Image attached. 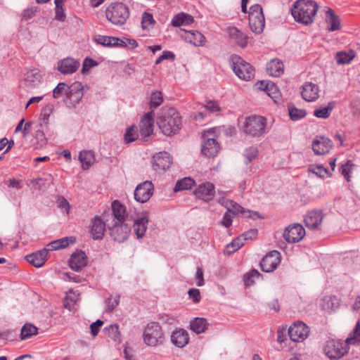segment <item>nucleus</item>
<instances>
[{
  "label": "nucleus",
  "instance_id": "obj_1",
  "mask_svg": "<svg viewBox=\"0 0 360 360\" xmlns=\"http://www.w3.org/2000/svg\"><path fill=\"white\" fill-rule=\"evenodd\" d=\"M359 342H360V321L356 323L352 334H350L345 342L339 340H328L324 346V352L330 359H338L348 352V345Z\"/></svg>",
  "mask_w": 360,
  "mask_h": 360
},
{
  "label": "nucleus",
  "instance_id": "obj_2",
  "mask_svg": "<svg viewBox=\"0 0 360 360\" xmlns=\"http://www.w3.org/2000/svg\"><path fill=\"white\" fill-rule=\"evenodd\" d=\"M161 131L166 136H172L179 132L181 127V117L175 108H162L157 120Z\"/></svg>",
  "mask_w": 360,
  "mask_h": 360
},
{
  "label": "nucleus",
  "instance_id": "obj_3",
  "mask_svg": "<svg viewBox=\"0 0 360 360\" xmlns=\"http://www.w3.org/2000/svg\"><path fill=\"white\" fill-rule=\"evenodd\" d=\"M318 5L311 0H297L291 8V13L295 20L304 25H309L313 22Z\"/></svg>",
  "mask_w": 360,
  "mask_h": 360
},
{
  "label": "nucleus",
  "instance_id": "obj_4",
  "mask_svg": "<svg viewBox=\"0 0 360 360\" xmlns=\"http://www.w3.org/2000/svg\"><path fill=\"white\" fill-rule=\"evenodd\" d=\"M267 120L264 117L251 115L245 119L243 132L251 137H260L266 133Z\"/></svg>",
  "mask_w": 360,
  "mask_h": 360
},
{
  "label": "nucleus",
  "instance_id": "obj_5",
  "mask_svg": "<svg viewBox=\"0 0 360 360\" xmlns=\"http://www.w3.org/2000/svg\"><path fill=\"white\" fill-rule=\"evenodd\" d=\"M106 18L115 25H123L129 16V8L121 2L111 4L105 12Z\"/></svg>",
  "mask_w": 360,
  "mask_h": 360
},
{
  "label": "nucleus",
  "instance_id": "obj_6",
  "mask_svg": "<svg viewBox=\"0 0 360 360\" xmlns=\"http://www.w3.org/2000/svg\"><path fill=\"white\" fill-rule=\"evenodd\" d=\"M143 341L150 347H155L162 344L164 334L161 326L157 322H150L147 324L143 330Z\"/></svg>",
  "mask_w": 360,
  "mask_h": 360
},
{
  "label": "nucleus",
  "instance_id": "obj_7",
  "mask_svg": "<svg viewBox=\"0 0 360 360\" xmlns=\"http://www.w3.org/2000/svg\"><path fill=\"white\" fill-rule=\"evenodd\" d=\"M232 68L235 74L241 79L249 81L255 76L253 67L238 55L231 57Z\"/></svg>",
  "mask_w": 360,
  "mask_h": 360
},
{
  "label": "nucleus",
  "instance_id": "obj_8",
  "mask_svg": "<svg viewBox=\"0 0 360 360\" xmlns=\"http://www.w3.org/2000/svg\"><path fill=\"white\" fill-rule=\"evenodd\" d=\"M249 25L252 31L256 34L263 32L265 19L262 8L259 4H255L250 8Z\"/></svg>",
  "mask_w": 360,
  "mask_h": 360
},
{
  "label": "nucleus",
  "instance_id": "obj_9",
  "mask_svg": "<svg viewBox=\"0 0 360 360\" xmlns=\"http://www.w3.org/2000/svg\"><path fill=\"white\" fill-rule=\"evenodd\" d=\"M107 227L110 231V235L112 238L118 243L125 241L131 232V225L126 222L110 223V219L107 220Z\"/></svg>",
  "mask_w": 360,
  "mask_h": 360
},
{
  "label": "nucleus",
  "instance_id": "obj_10",
  "mask_svg": "<svg viewBox=\"0 0 360 360\" xmlns=\"http://www.w3.org/2000/svg\"><path fill=\"white\" fill-rule=\"evenodd\" d=\"M89 89L87 85H83L79 82H75L70 85L67 100H65L68 108H75L82 100L84 91Z\"/></svg>",
  "mask_w": 360,
  "mask_h": 360
},
{
  "label": "nucleus",
  "instance_id": "obj_11",
  "mask_svg": "<svg viewBox=\"0 0 360 360\" xmlns=\"http://www.w3.org/2000/svg\"><path fill=\"white\" fill-rule=\"evenodd\" d=\"M283 238L290 243L300 242L305 236V230L300 224H294L288 226L283 232Z\"/></svg>",
  "mask_w": 360,
  "mask_h": 360
},
{
  "label": "nucleus",
  "instance_id": "obj_12",
  "mask_svg": "<svg viewBox=\"0 0 360 360\" xmlns=\"http://www.w3.org/2000/svg\"><path fill=\"white\" fill-rule=\"evenodd\" d=\"M126 210L118 200H115L112 203V212L104 215V219L107 221L110 219V223H122L126 222Z\"/></svg>",
  "mask_w": 360,
  "mask_h": 360
},
{
  "label": "nucleus",
  "instance_id": "obj_13",
  "mask_svg": "<svg viewBox=\"0 0 360 360\" xmlns=\"http://www.w3.org/2000/svg\"><path fill=\"white\" fill-rule=\"evenodd\" d=\"M281 262V254L277 250H273L266 254L260 262L261 269L264 272L274 271Z\"/></svg>",
  "mask_w": 360,
  "mask_h": 360
},
{
  "label": "nucleus",
  "instance_id": "obj_14",
  "mask_svg": "<svg viewBox=\"0 0 360 360\" xmlns=\"http://www.w3.org/2000/svg\"><path fill=\"white\" fill-rule=\"evenodd\" d=\"M154 186L150 181L139 184L134 191V198L139 202H147L153 195Z\"/></svg>",
  "mask_w": 360,
  "mask_h": 360
},
{
  "label": "nucleus",
  "instance_id": "obj_15",
  "mask_svg": "<svg viewBox=\"0 0 360 360\" xmlns=\"http://www.w3.org/2000/svg\"><path fill=\"white\" fill-rule=\"evenodd\" d=\"M309 333L308 326L301 321L295 322L288 329V335L293 342H301L304 340Z\"/></svg>",
  "mask_w": 360,
  "mask_h": 360
},
{
  "label": "nucleus",
  "instance_id": "obj_16",
  "mask_svg": "<svg viewBox=\"0 0 360 360\" xmlns=\"http://www.w3.org/2000/svg\"><path fill=\"white\" fill-rule=\"evenodd\" d=\"M194 194L198 199L208 202L215 195L214 185L209 181L202 183L195 188Z\"/></svg>",
  "mask_w": 360,
  "mask_h": 360
},
{
  "label": "nucleus",
  "instance_id": "obj_17",
  "mask_svg": "<svg viewBox=\"0 0 360 360\" xmlns=\"http://www.w3.org/2000/svg\"><path fill=\"white\" fill-rule=\"evenodd\" d=\"M68 263L72 270L79 271L87 265V257L84 251L77 250L72 254Z\"/></svg>",
  "mask_w": 360,
  "mask_h": 360
},
{
  "label": "nucleus",
  "instance_id": "obj_18",
  "mask_svg": "<svg viewBox=\"0 0 360 360\" xmlns=\"http://www.w3.org/2000/svg\"><path fill=\"white\" fill-rule=\"evenodd\" d=\"M107 226L106 221L96 217L91 220L90 233L94 240H101L103 238L105 227Z\"/></svg>",
  "mask_w": 360,
  "mask_h": 360
},
{
  "label": "nucleus",
  "instance_id": "obj_19",
  "mask_svg": "<svg viewBox=\"0 0 360 360\" xmlns=\"http://www.w3.org/2000/svg\"><path fill=\"white\" fill-rule=\"evenodd\" d=\"M172 158L167 152H160L153 156V169L156 171L165 170L169 168Z\"/></svg>",
  "mask_w": 360,
  "mask_h": 360
},
{
  "label": "nucleus",
  "instance_id": "obj_20",
  "mask_svg": "<svg viewBox=\"0 0 360 360\" xmlns=\"http://www.w3.org/2000/svg\"><path fill=\"white\" fill-rule=\"evenodd\" d=\"M323 218L321 210H311L307 212L304 219L305 226L312 230L318 229Z\"/></svg>",
  "mask_w": 360,
  "mask_h": 360
},
{
  "label": "nucleus",
  "instance_id": "obj_21",
  "mask_svg": "<svg viewBox=\"0 0 360 360\" xmlns=\"http://www.w3.org/2000/svg\"><path fill=\"white\" fill-rule=\"evenodd\" d=\"M154 112L151 110L145 114L140 122V133L144 138L148 137L153 132Z\"/></svg>",
  "mask_w": 360,
  "mask_h": 360
},
{
  "label": "nucleus",
  "instance_id": "obj_22",
  "mask_svg": "<svg viewBox=\"0 0 360 360\" xmlns=\"http://www.w3.org/2000/svg\"><path fill=\"white\" fill-rule=\"evenodd\" d=\"M79 63L72 58H66L58 63V70L62 74H72L77 71Z\"/></svg>",
  "mask_w": 360,
  "mask_h": 360
},
{
  "label": "nucleus",
  "instance_id": "obj_23",
  "mask_svg": "<svg viewBox=\"0 0 360 360\" xmlns=\"http://www.w3.org/2000/svg\"><path fill=\"white\" fill-rule=\"evenodd\" d=\"M219 149V144L215 139H207L202 146L201 153L204 156L211 158L217 155Z\"/></svg>",
  "mask_w": 360,
  "mask_h": 360
},
{
  "label": "nucleus",
  "instance_id": "obj_24",
  "mask_svg": "<svg viewBox=\"0 0 360 360\" xmlns=\"http://www.w3.org/2000/svg\"><path fill=\"white\" fill-rule=\"evenodd\" d=\"M48 250L44 248L26 256V261L35 267H41L47 259Z\"/></svg>",
  "mask_w": 360,
  "mask_h": 360
},
{
  "label": "nucleus",
  "instance_id": "obj_25",
  "mask_svg": "<svg viewBox=\"0 0 360 360\" xmlns=\"http://www.w3.org/2000/svg\"><path fill=\"white\" fill-rule=\"evenodd\" d=\"M171 342L176 347L183 348L189 342V335L183 328L176 329L171 335Z\"/></svg>",
  "mask_w": 360,
  "mask_h": 360
},
{
  "label": "nucleus",
  "instance_id": "obj_26",
  "mask_svg": "<svg viewBox=\"0 0 360 360\" xmlns=\"http://www.w3.org/2000/svg\"><path fill=\"white\" fill-rule=\"evenodd\" d=\"M332 147V141L323 136L315 139L312 143V149L315 154L321 155L329 152Z\"/></svg>",
  "mask_w": 360,
  "mask_h": 360
},
{
  "label": "nucleus",
  "instance_id": "obj_27",
  "mask_svg": "<svg viewBox=\"0 0 360 360\" xmlns=\"http://www.w3.org/2000/svg\"><path fill=\"white\" fill-rule=\"evenodd\" d=\"M319 88L311 82L306 83L302 86V98L308 102L316 101L319 98Z\"/></svg>",
  "mask_w": 360,
  "mask_h": 360
},
{
  "label": "nucleus",
  "instance_id": "obj_28",
  "mask_svg": "<svg viewBox=\"0 0 360 360\" xmlns=\"http://www.w3.org/2000/svg\"><path fill=\"white\" fill-rule=\"evenodd\" d=\"M76 241V238L74 236L64 237L49 243L47 245L48 252L49 250H57L62 248H67L70 244H73Z\"/></svg>",
  "mask_w": 360,
  "mask_h": 360
},
{
  "label": "nucleus",
  "instance_id": "obj_29",
  "mask_svg": "<svg viewBox=\"0 0 360 360\" xmlns=\"http://www.w3.org/2000/svg\"><path fill=\"white\" fill-rule=\"evenodd\" d=\"M229 37L234 40L236 43L241 46L245 47L248 44V37L235 27H229L227 30Z\"/></svg>",
  "mask_w": 360,
  "mask_h": 360
},
{
  "label": "nucleus",
  "instance_id": "obj_30",
  "mask_svg": "<svg viewBox=\"0 0 360 360\" xmlns=\"http://www.w3.org/2000/svg\"><path fill=\"white\" fill-rule=\"evenodd\" d=\"M340 306L339 299L334 295H326L321 300V309L326 311H331L338 309Z\"/></svg>",
  "mask_w": 360,
  "mask_h": 360
},
{
  "label": "nucleus",
  "instance_id": "obj_31",
  "mask_svg": "<svg viewBox=\"0 0 360 360\" xmlns=\"http://www.w3.org/2000/svg\"><path fill=\"white\" fill-rule=\"evenodd\" d=\"M148 219L146 217L138 218L134 221V231L137 238H142L147 230Z\"/></svg>",
  "mask_w": 360,
  "mask_h": 360
},
{
  "label": "nucleus",
  "instance_id": "obj_32",
  "mask_svg": "<svg viewBox=\"0 0 360 360\" xmlns=\"http://www.w3.org/2000/svg\"><path fill=\"white\" fill-rule=\"evenodd\" d=\"M268 74L273 77H279L283 72V64L278 59H273L266 64Z\"/></svg>",
  "mask_w": 360,
  "mask_h": 360
},
{
  "label": "nucleus",
  "instance_id": "obj_33",
  "mask_svg": "<svg viewBox=\"0 0 360 360\" xmlns=\"http://www.w3.org/2000/svg\"><path fill=\"white\" fill-rule=\"evenodd\" d=\"M79 159L82 163V169L84 170L89 169L95 162L94 153L91 150L81 151Z\"/></svg>",
  "mask_w": 360,
  "mask_h": 360
},
{
  "label": "nucleus",
  "instance_id": "obj_34",
  "mask_svg": "<svg viewBox=\"0 0 360 360\" xmlns=\"http://www.w3.org/2000/svg\"><path fill=\"white\" fill-rule=\"evenodd\" d=\"M209 326L207 320L205 318L196 317L190 323L191 329L197 334L204 333Z\"/></svg>",
  "mask_w": 360,
  "mask_h": 360
},
{
  "label": "nucleus",
  "instance_id": "obj_35",
  "mask_svg": "<svg viewBox=\"0 0 360 360\" xmlns=\"http://www.w3.org/2000/svg\"><path fill=\"white\" fill-rule=\"evenodd\" d=\"M194 21L193 16L185 13H180L174 15L172 20L171 25L173 27L181 25H188Z\"/></svg>",
  "mask_w": 360,
  "mask_h": 360
},
{
  "label": "nucleus",
  "instance_id": "obj_36",
  "mask_svg": "<svg viewBox=\"0 0 360 360\" xmlns=\"http://www.w3.org/2000/svg\"><path fill=\"white\" fill-rule=\"evenodd\" d=\"M326 22L328 24V30L330 31H335L340 30V18L330 8H328L326 13Z\"/></svg>",
  "mask_w": 360,
  "mask_h": 360
},
{
  "label": "nucleus",
  "instance_id": "obj_37",
  "mask_svg": "<svg viewBox=\"0 0 360 360\" xmlns=\"http://www.w3.org/2000/svg\"><path fill=\"white\" fill-rule=\"evenodd\" d=\"M70 85L68 86L65 82H60L53 91V96L54 98H59L63 96H65L67 100L68 92L70 91Z\"/></svg>",
  "mask_w": 360,
  "mask_h": 360
},
{
  "label": "nucleus",
  "instance_id": "obj_38",
  "mask_svg": "<svg viewBox=\"0 0 360 360\" xmlns=\"http://www.w3.org/2000/svg\"><path fill=\"white\" fill-rule=\"evenodd\" d=\"M38 333V328L34 325L27 323H25L20 331V339L25 340L35 335Z\"/></svg>",
  "mask_w": 360,
  "mask_h": 360
},
{
  "label": "nucleus",
  "instance_id": "obj_39",
  "mask_svg": "<svg viewBox=\"0 0 360 360\" xmlns=\"http://www.w3.org/2000/svg\"><path fill=\"white\" fill-rule=\"evenodd\" d=\"M186 39L195 46H203L205 41V37L198 31L190 32L186 37Z\"/></svg>",
  "mask_w": 360,
  "mask_h": 360
},
{
  "label": "nucleus",
  "instance_id": "obj_40",
  "mask_svg": "<svg viewBox=\"0 0 360 360\" xmlns=\"http://www.w3.org/2000/svg\"><path fill=\"white\" fill-rule=\"evenodd\" d=\"M288 114L290 119L293 121L299 120L304 118L307 115V112L304 109H299L295 107L292 104H289L288 106Z\"/></svg>",
  "mask_w": 360,
  "mask_h": 360
},
{
  "label": "nucleus",
  "instance_id": "obj_41",
  "mask_svg": "<svg viewBox=\"0 0 360 360\" xmlns=\"http://www.w3.org/2000/svg\"><path fill=\"white\" fill-rule=\"evenodd\" d=\"M195 184V181L190 177H185L177 181L174 188V192H178L191 188Z\"/></svg>",
  "mask_w": 360,
  "mask_h": 360
},
{
  "label": "nucleus",
  "instance_id": "obj_42",
  "mask_svg": "<svg viewBox=\"0 0 360 360\" xmlns=\"http://www.w3.org/2000/svg\"><path fill=\"white\" fill-rule=\"evenodd\" d=\"M105 333L114 342H120V332L117 324L110 325L104 329Z\"/></svg>",
  "mask_w": 360,
  "mask_h": 360
},
{
  "label": "nucleus",
  "instance_id": "obj_43",
  "mask_svg": "<svg viewBox=\"0 0 360 360\" xmlns=\"http://www.w3.org/2000/svg\"><path fill=\"white\" fill-rule=\"evenodd\" d=\"M41 75L36 70L27 71L25 75V81L30 86H35L40 82Z\"/></svg>",
  "mask_w": 360,
  "mask_h": 360
},
{
  "label": "nucleus",
  "instance_id": "obj_44",
  "mask_svg": "<svg viewBox=\"0 0 360 360\" xmlns=\"http://www.w3.org/2000/svg\"><path fill=\"white\" fill-rule=\"evenodd\" d=\"M95 40L97 44H100L104 46L111 47L113 46V45H116L117 41H120V39L114 37L99 35Z\"/></svg>",
  "mask_w": 360,
  "mask_h": 360
},
{
  "label": "nucleus",
  "instance_id": "obj_45",
  "mask_svg": "<svg viewBox=\"0 0 360 360\" xmlns=\"http://www.w3.org/2000/svg\"><path fill=\"white\" fill-rule=\"evenodd\" d=\"M354 56L355 55L354 51L350 50L349 52H338L336 53L335 59L338 64H347L349 63Z\"/></svg>",
  "mask_w": 360,
  "mask_h": 360
},
{
  "label": "nucleus",
  "instance_id": "obj_46",
  "mask_svg": "<svg viewBox=\"0 0 360 360\" xmlns=\"http://www.w3.org/2000/svg\"><path fill=\"white\" fill-rule=\"evenodd\" d=\"M225 207L227 209L226 212L232 213L233 214H237L238 213H246V211L243 207L231 200L226 202Z\"/></svg>",
  "mask_w": 360,
  "mask_h": 360
},
{
  "label": "nucleus",
  "instance_id": "obj_47",
  "mask_svg": "<svg viewBox=\"0 0 360 360\" xmlns=\"http://www.w3.org/2000/svg\"><path fill=\"white\" fill-rule=\"evenodd\" d=\"M265 87L266 94L272 99L276 100L280 98V91L275 83L268 82Z\"/></svg>",
  "mask_w": 360,
  "mask_h": 360
},
{
  "label": "nucleus",
  "instance_id": "obj_48",
  "mask_svg": "<svg viewBox=\"0 0 360 360\" xmlns=\"http://www.w3.org/2000/svg\"><path fill=\"white\" fill-rule=\"evenodd\" d=\"M139 137L138 129L135 125H131L126 129L124 141L127 143L136 141Z\"/></svg>",
  "mask_w": 360,
  "mask_h": 360
},
{
  "label": "nucleus",
  "instance_id": "obj_49",
  "mask_svg": "<svg viewBox=\"0 0 360 360\" xmlns=\"http://www.w3.org/2000/svg\"><path fill=\"white\" fill-rule=\"evenodd\" d=\"M155 21L152 14L144 12L141 18V25L143 30H150L154 26Z\"/></svg>",
  "mask_w": 360,
  "mask_h": 360
},
{
  "label": "nucleus",
  "instance_id": "obj_50",
  "mask_svg": "<svg viewBox=\"0 0 360 360\" xmlns=\"http://www.w3.org/2000/svg\"><path fill=\"white\" fill-rule=\"evenodd\" d=\"M77 300L78 295H76L72 290H70L69 293L67 294L63 302L65 308L71 310L75 304L77 302Z\"/></svg>",
  "mask_w": 360,
  "mask_h": 360
},
{
  "label": "nucleus",
  "instance_id": "obj_51",
  "mask_svg": "<svg viewBox=\"0 0 360 360\" xmlns=\"http://www.w3.org/2000/svg\"><path fill=\"white\" fill-rule=\"evenodd\" d=\"M333 105L329 103L327 107L316 109L314 112V115L319 118H328L333 110Z\"/></svg>",
  "mask_w": 360,
  "mask_h": 360
},
{
  "label": "nucleus",
  "instance_id": "obj_52",
  "mask_svg": "<svg viewBox=\"0 0 360 360\" xmlns=\"http://www.w3.org/2000/svg\"><path fill=\"white\" fill-rule=\"evenodd\" d=\"M162 94L160 91L153 92L150 96V108H156L162 103Z\"/></svg>",
  "mask_w": 360,
  "mask_h": 360
},
{
  "label": "nucleus",
  "instance_id": "obj_53",
  "mask_svg": "<svg viewBox=\"0 0 360 360\" xmlns=\"http://www.w3.org/2000/svg\"><path fill=\"white\" fill-rule=\"evenodd\" d=\"M261 274L258 271L253 269L250 271L248 274L244 276V284L246 287L252 285L255 281V278H259Z\"/></svg>",
  "mask_w": 360,
  "mask_h": 360
},
{
  "label": "nucleus",
  "instance_id": "obj_54",
  "mask_svg": "<svg viewBox=\"0 0 360 360\" xmlns=\"http://www.w3.org/2000/svg\"><path fill=\"white\" fill-rule=\"evenodd\" d=\"M309 171L319 177H324L328 175V170L322 165H311Z\"/></svg>",
  "mask_w": 360,
  "mask_h": 360
},
{
  "label": "nucleus",
  "instance_id": "obj_55",
  "mask_svg": "<svg viewBox=\"0 0 360 360\" xmlns=\"http://www.w3.org/2000/svg\"><path fill=\"white\" fill-rule=\"evenodd\" d=\"M53 105L52 104H48L42 109L40 116L46 124L48 123L49 118L53 112Z\"/></svg>",
  "mask_w": 360,
  "mask_h": 360
},
{
  "label": "nucleus",
  "instance_id": "obj_56",
  "mask_svg": "<svg viewBox=\"0 0 360 360\" xmlns=\"http://www.w3.org/2000/svg\"><path fill=\"white\" fill-rule=\"evenodd\" d=\"M258 154V149L257 147L251 146L247 148L245 151V157L248 160L246 164L250 163L252 160H254Z\"/></svg>",
  "mask_w": 360,
  "mask_h": 360
},
{
  "label": "nucleus",
  "instance_id": "obj_57",
  "mask_svg": "<svg viewBox=\"0 0 360 360\" xmlns=\"http://www.w3.org/2000/svg\"><path fill=\"white\" fill-rule=\"evenodd\" d=\"M97 65L98 63L96 60L90 58H86L84 60L82 72L83 74L87 73L90 68L96 66Z\"/></svg>",
  "mask_w": 360,
  "mask_h": 360
},
{
  "label": "nucleus",
  "instance_id": "obj_58",
  "mask_svg": "<svg viewBox=\"0 0 360 360\" xmlns=\"http://www.w3.org/2000/svg\"><path fill=\"white\" fill-rule=\"evenodd\" d=\"M120 296H116L114 299L109 297L106 300L105 303L107 306V310L112 311L119 304Z\"/></svg>",
  "mask_w": 360,
  "mask_h": 360
},
{
  "label": "nucleus",
  "instance_id": "obj_59",
  "mask_svg": "<svg viewBox=\"0 0 360 360\" xmlns=\"http://www.w3.org/2000/svg\"><path fill=\"white\" fill-rule=\"evenodd\" d=\"M353 163L351 160H348L345 165L342 166L341 168V173L345 176V178L347 179V181H350V176L349 175V172H351L352 167L353 166Z\"/></svg>",
  "mask_w": 360,
  "mask_h": 360
},
{
  "label": "nucleus",
  "instance_id": "obj_60",
  "mask_svg": "<svg viewBox=\"0 0 360 360\" xmlns=\"http://www.w3.org/2000/svg\"><path fill=\"white\" fill-rule=\"evenodd\" d=\"M188 294L189 298L191 300H192L193 301V302L197 303V302H200V300L201 299V296H200V290L198 289L191 288L188 290Z\"/></svg>",
  "mask_w": 360,
  "mask_h": 360
},
{
  "label": "nucleus",
  "instance_id": "obj_61",
  "mask_svg": "<svg viewBox=\"0 0 360 360\" xmlns=\"http://www.w3.org/2000/svg\"><path fill=\"white\" fill-rule=\"evenodd\" d=\"M351 111L354 116L360 117V100H354L350 104Z\"/></svg>",
  "mask_w": 360,
  "mask_h": 360
},
{
  "label": "nucleus",
  "instance_id": "obj_62",
  "mask_svg": "<svg viewBox=\"0 0 360 360\" xmlns=\"http://www.w3.org/2000/svg\"><path fill=\"white\" fill-rule=\"evenodd\" d=\"M103 324V321L101 320H96L95 322L92 323L90 326L91 333L95 337L98 335L99 332V328L102 326Z\"/></svg>",
  "mask_w": 360,
  "mask_h": 360
},
{
  "label": "nucleus",
  "instance_id": "obj_63",
  "mask_svg": "<svg viewBox=\"0 0 360 360\" xmlns=\"http://www.w3.org/2000/svg\"><path fill=\"white\" fill-rule=\"evenodd\" d=\"M195 280H197L198 286H202L205 284L203 271L200 267L196 269Z\"/></svg>",
  "mask_w": 360,
  "mask_h": 360
},
{
  "label": "nucleus",
  "instance_id": "obj_64",
  "mask_svg": "<svg viewBox=\"0 0 360 360\" xmlns=\"http://www.w3.org/2000/svg\"><path fill=\"white\" fill-rule=\"evenodd\" d=\"M205 107L206 110H209L211 112H215L220 110L219 105L214 101H207Z\"/></svg>",
  "mask_w": 360,
  "mask_h": 360
}]
</instances>
